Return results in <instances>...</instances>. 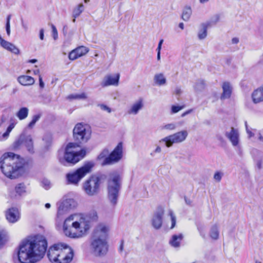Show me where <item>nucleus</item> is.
Segmentation results:
<instances>
[{
	"label": "nucleus",
	"mask_w": 263,
	"mask_h": 263,
	"mask_svg": "<svg viewBox=\"0 0 263 263\" xmlns=\"http://www.w3.org/2000/svg\"><path fill=\"white\" fill-rule=\"evenodd\" d=\"M175 93L177 95H180L181 93V90L180 88H176L175 90Z\"/></svg>",
	"instance_id": "5fc2aeb1"
},
{
	"label": "nucleus",
	"mask_w": 263,
	"mask_h": 263,
	"mask_svg": "<svg viewBox=\"0 0 263 263\" xmlns=\"http://www.w3.org/2000/svg\"><path fill=\"white\" fill-rule=\"evenodd\" d=\"M210 237L214 240H216L219 237V230L217 225H214L212 227L210 232Z\"/></svg>",
	"instance_id": "7c9ffc66"
},
{
	"label": "nucleus",
	"mask_w": 263,
	"mask_h": 263,
	"mask_svg": "<svg viewBox=\"0 0 263 263\" xmlns=\"http://www.w3.org/2000/svg\"><path fill=\"white\" fill-rule=\"evenodd\" d=\"M164 209L162 207H158L154 213L152 219L153 227L156 229H159L162 224V218L164 215Z\"/></svg>",
	"instance_id": "4468645a"
},
{
	"label": "nucleus",
	"mask_w": 263,
	"mask_h": 263,
	"mask_svg": "<svg viewBox=\"0 0 263 263\" xmlns=\"http://www.w3.org/2000/svg\"><path fill=\"white\" fill-rule=\"evenodd\" d=\"M169 215L171 216V222H172V226H171V228L173 229V228H174L175 227V226L176 225V218L175 216L174 215V214H173V212L172 211H170Z\"/></svg>",
	"instance_id": "79ce46f5"
},
{
	"label": "nucleus",
	"mask_w": 263,
	"mask_h": 263,
	"mask_svg": "<svg viewBox=\"0 0 263 263\" xmlns=\"http://www.w3.org/2000/svg\"><path fill=\"white\" fill-rule=\"evenodd\" d=\"M176 127V125L175 123H172L167 124L164 126H163L161 128L162 129H166V130H174Z\"/></svg>",
	"instance_id": "ea45409f"
},
{
	"label": "nucleus",
	"mask_w": 263,
	"mask_h": 263,
	"mask_svg": "<svg viewBox=\"0 0 263 263\" xmlns=\"http://www.w3.org/2000/svg\"><path fill=\"white\" fill-rule=\"evenodd\" d=\"M179 27L181 29H183V27H184V24L183 23H179Z\"/></svg>",
	"instance_id": "338daca9"
},
{
	"label": "nucleus",
	"mask_w": 263,
	"mask_h": 263,
	"mask_svg": "<svg viewBox=\"0 0 263 263\" xmlns=\"http://www.w3.org/2000/svg\"><path fill=\"white\" fill-rule=\"evenodd\" d=\"M143 107V102L142 99H139L137 101L134 103L128 110V114L130 115H137L140 110Z\"/></svg>",
	"instance_id": "4be33fe9"
},
{
	"label": "nucleus",
	"mask_w": 263,
	"mask_h": 263,
	"mask_svg": "<svg viewBox=\"0 0 263 263\" xmlns=\"http://www.w3.org/2000/svg\"><path fill=\"white\" fill-rule=\"evenodd\" d=\"M93 166L94 163L92 162H88L75 171L67 174L66 178L68 183L76 185H78L80 180L88 173L90 172Z\"/></svg>",
	"instance_id": "0eeeda50"
},
{
	"label": "nucleus",
	"mask_w": 263,
	"mask_h": 263,
	"mask_svg": "<svg viewBox=\"0 0 263 263\" xmlns=\"http://www.w3.org/2000/svg\"><path fill=\"white\" fill-rule=\"evenodd\" d=\"M120 177L119 174L114 173L110 175L108 181V199L112 206L116 205L120 189Z\"/></svg>",
	"instance_id": "423d86ee"
},
{
	"label": "nucleus",
	"mask_w": 263,
	"mask_h": 263,
	"mask_svg": "<svg viewBox=\"0 0 263 263\" xmlns=\"http://www.w3.org/2000/svg\"><path fill=\"white\" fill-rule=\"evenodd\" d=\"M51 27L52 28V33H58L57 29L53 25L51 24Z\"/></svg>",
	"instance_id": "13d9d810"
},
{
	"label": "nucleus",
	"mask_w": 263,
	"mask_h": 263,
	"mask_svg": "<svg viewBox=\"0 0 263 263\" xmlns=\"http://www.w3.org/2000/svg\"><path fill=\"white\" fill-rule=\"evenodd\" d=\"M261 164H262V162H261V160H258L257 161L256 166H257V167L258 168V169L260 170L261 168Z\"/></svg>",
	"instance_id": "4d7b16f0"
},
{
	"label": "nucleus",
	"mask_w": 263,
	"mask_h": 263,
	"mask_svg": "<svg viewBox=\"0 0 263 263\" xmlns=\"http://www.w3.org/2000/svg\"><path fill=\"white\" fill-rule=\"evenodd\" d=\"M183 236L182 234L174 235L169 241L170 245L174 248H179L180 246V242L183 239Z\"/></svg>",
	"instance_id": "393cba45"
},
{
	"label": "nucleus",
	"mask_w": 263,
	"mask_h": 263,
	"mask_svg": "<svg viewBox=\"0 0 263 263\" xmlns=\"http://www.w3.org/2000/svg\"><path fill=\"white\" fill-rule=\"evenodd\" d=\"M226 136L229 139L233 146H237L239 143V133L238 130L234 127L231 128L230 132H227Z\"/></svg>",
	"instance_id": "a211bd4d"
},
{
	"label": "nucleus",
	"mask_w": 263,
	"mask_h": 263,
	"mask_svg": "<svg viewBox=\"0 0 263 263\" xmlns=\"http://www.w3.org/2000/svg\"><path fill=\"white\" fill-rule=\"evenodd\" d=\"M42 184L43 187L46 190L50 187V182L48 180H43L42 182Z\"/></svg>",
	"instance_id": "a18cd8bd"
},
{
	"label": "nucleus",
	"mask_w": 263,
	"mask_h": 263,
	"mask_svg": "<svg viewBox=\"0 0 263 263\" xmlns=\"http://www.w3.org/2000/svg\"><path fill=\"white\" fill-rule=\"evenodd\" d=\"M192 111H193V109H189V110L186 111L185 112H183V114H182L181 116V117H184L186 115L191 113Z\"/></svg>",
	"instance_id": "3c124183"
},
{
	"label": "nucleus",
	"mask_w": 263,
	"mask_h": 263,
	"mask_svg": "<svg viewBox=\"0 0 263 263\" xmlns=\"http://www.w3.org/2000/svg\"><path fill=\"white\" fill-rule=\"evenodd\" d=\"M222 93L221 95L220 99L224 100L229 99L231 96L232 92V87L230 83L228 82H224L222 85Z\"/></svg>",
	"instance_id": "aec40b11"
},
{
	"label": "nucleus",
	"mask_w": 263,
	"mask_h": 263,
	"mask_svg": "<svg viewBox=\"0 0 263 263\" xmlns=\"http://www.w3.org/2000/svg\"><path fill=\"white\" fill-rule=\"evenodd\" d=\"M124 248V241L123 240H122L121 241V244L119 249V250L120 252H122Z\"/></svg>",
	"instance_id": "864d4df0"
},
{
	"label": "nucleus",
	"mask_w": 263,
	"mask_h": 263,
	"mask_svg": "<svg viewBox=\"0 0 263 263\" xmlns=\"http://www.w3.org/2000/svg\"><path fill=\"white\" fill-rule=\"evenodd\" d=\"M192 13V10L191 7L189 6H186L183 9L181 17L184 21H187L189 20Z\"/></svg>",
	"instance_id": "cd10ccee"
},
{
	"label": "nucleus",
	"mask_w": 263,
	"mask_h": 263,
	"mask_svg": "<svg viewBox=\"0 0 263 263\" xmlns=\"http://www.w3.org/2000/svg\"><path fill=\"white\" fill-rule=\"evenodd\" d=\"M37 60L36 59H32V60H30L28 62L29 63H35L37 62Z\"/></svg>",
	"instance_id": "e2e57ef3"
},
{
	"label": "nucleus",
	"mask_w": 263,
	"mask_h": 263,
	"mask_svg": "<svg viewBox=\"0 0 263 263\" xmlns=\"http://www.w3.org/2000/svg\"><path fill=\"white\" fill-rule=\"evenodd\" d=\"M223 175V174L222 172L219 171L216 172L214 175V179L215 181L219 182L221 181Z\"/></svg>",
	"instance_id": "a19ab883"
},
{
	"label": "nucleus",
	"mask_w": 263,
	"mask_h": 263,
	"mask_svg": "<svg viewBox=\"0 0 263 263\" xmlns=\"http://www.w3.org/2000/svg\"><path fill=\"white\" fill-rule=\"evenodd\" d=\"M29 113V109L27 107H22L19 110L16 112V117L20 120H22L26 119Z\"/></svg>",
	"instance_id": "c85d7f7f"
},
{
	"label": "nucleus",
	"mask_w": 263,
	"mask_h": 263,
	"mask_svg": "<svg viewBox=\"0 0 263 263\" xmlns=\"http://www.w3.org/2000/svg\"><path fill=\"white\" fill-rule=\"evenodd\" d=\"M15 192L19 195H21L23 193L25 192V186L24 184L20 183L15 186Z\"/></svg>",
	"instance_id": "c9c22d12"
},
{
	"label": "nucleus",
	"mask_w": 263,
	"mask_h": 263,
	"mask_svg": "<svg viewBox=\"0 0 263 263\" xmlns=\"http://www.w3.org/2000/svg\"><path fill=\"white\" fill-rule=\"evenodd\" d=\"M67 209H70L74 205V201L72 199H67L61 202Z\"/></svg>",
	"instance_id": "4c0bfd02"
},
{
	"label": "nucleus",
	"mask_w": 263,
	"mask_h": 263,
	"mask_svg": "<svg viewBox=\"0 0 263 263\" xmlns=\"http://www.w3.org/2000/svg\"><path fill=\"white\" fill-rule=\"evenodd\" d=\"M22 145H24L29 152L33 153V143L31 135L26 136L21 135L18 140L14 143L13 146L15 148H17Z\"/></svg>",
	"instance_id": "ddd939ff"
},
{
	"label": "nucleus",
	"mask_w": 263,
	"mask_h": 263,
	"mask_svg": "<svg viewBox=\"0 0 263 263\" xmlns=\"http://www.w3.org/2000/svg\"><path fill=\"white\" fill-rule=\"evenodd\" d=\"M84 7L83 4H80L77 7H76L72 12V16L74 17L73 22H75L76 18L78 17L81 13L84 11Z\"/></svg>",
	"instance_id": "c756f323"
},
{
	"label": "nucleus",
	"mask_w": 263,
	"mask_h": 263,
	"mask_svg": "<svg viewBox=\"0 0 263 263\" xmlns=\"http://www.w3.org/2000/svg\"><path fill=\"white\" fill-rule=\"evenodd\" d=\"M258 139L260 142H261L263 143V137L260 134H259Z\"/></svg>",
	"instance_id": "69168bd1"
},
{
	"label": "nucleus",
	"mask_w": 263,
	"mask_h": 263,
	"mask_svg": "<svg viewBox=\"0 0 263 263\" xmlns=\"http://www.w3.org/2000/svg\"><path fill=\"white\" fill-rule=\"evenodd\" d=\"M17 80L21 85L24 86L33 85L35 82L34 79L31 76L25 75L18 77Z\"/></svg>",
	"instance_id": "5701e85b"
},
{
	"label": "nucleus",
	"mask_w": 263,
	"mask_h": 263,
	"mask_svg": "<svg viewBox=\"0 0 263 263\" xmlns=\"http://www.w3.org/2000/svg\"><path fill=\"white\" fill-rule=\"evenodd\" d=\"M108 231V227L103 223L98 225L94 230L91 238V248L96 255H103L107 252L106 239Z\"/></svg>",
	"instance_id": "20e7f679"
},
{
	"label": "nucleus",
	"mask_w": 263,
	"mask_h": 263,
	"mask_svg": "<svg viewBox=\"0 0 263 263\" xmlns=\"http://www.w3.org/2000/svg\"><path fill=\"white\" fill-rule=\"evenodd\" d=\"M157 59L158 60H159L160 59V50H157Z\"/></svg>",
	"instance_id": "0e129e2a"
},
{
	"label": "nucleus",
	"mask_w": 263,
	"mask_h": 263,
	"mask_svg": "<svg viewBox=\"0 0 263 263\" xmlns=\"http://www.w3.org/2000/svg\"><path fill=\"white\" fill-rule=\"evenodd\" d=\"M41 116L40 115H35L32 117V120L28 125V127L32 128L35 125L36 122L40 119Z\"/></svg>",
	"instance_id": "e433bc0d"
},
{
	"label": "nucleus",
	"mask_w": 263,
	"mask_h": 263,
	"mask_svg": "<svg viewBox=\"0 0 263 263\" xmlns=\"http://www.w3.org/2000/svg\"><path fill=\"white\" fill-rule=\"evenodd\" d=\"M68 98L69 99H85L87 98V96L85 93H82L81 94L69 95Z\"/></svg>",
	"instance_id": "72a5a7b5"
},
{
	"label": "nucleus",
	"mask_w": 263,
	"mask_h": 263,
	"mask_svg": "<svg viewBox=\"0 0 263 263\" xmlns=\"http://www.w3.org/2000/svg\"><path fill=\"white\" fill-rule=\"evenodd\" d=\"M89 51L88 48L85 46H79L72 50L69 54L68 57L70 60H74L86 54Z\"/></svg>",
	"instance_id": "2eb2a0df"
},
{
	"label": "nucleus",
	"mask_w": 263,
	"mask_h": 263,
	"mask_svg": "<svg viewBox=\"0 0 263 263\" xmlns=\"http://www.w3.org/2000/svg\"><path fill=\"white\" fill-rule=\"evenodd\" d=\"M154 81L159 86L164 85L166 83V80L163 73H157L154 76Z\"/></svg>",
	"instance_id": "bb28decb"
},
{
	"label": "nucleus",
	"mask_w": 263,
	"mask_h": 263,
	"mask_svg": "<svg viewBox=\"0 0 263 263\" xmlns=\"http://www.w3.org/2000/svg\"><path fill=\"white\" fill-rule=\"evenodd\" d=\"M219 20V16L216 15L214 16L210 21L202 23L200 25V31L202 33H206L209 28L211 27L213 25H215Z\"/></svg>",
	"instance_id": "412c9836"
},
{
	"label": "nucleus",
	"mask_w": 263,
	"mask_h": 263,
	"mask_svg": "<svg viewBox=\"0 0 263 263\" xmlns=\"http://www.w3.org/2000/svg\"><path fill=\"white\" fill-rule=\"evenodd\" d=\"M47 255L52 263H69L73 258V252L67 245L59 243L49 248Z\"/></svg>",
	"instance_id": "39448f33"
},
{
	"label": "nucleus",
	"mask_w": 263,
	"mask_h": 263,
	"mask_svg": "<svg viewBox=\"0 0 263 263\" xmlns=\"http://www.w3.org/2000/svg\"><path fill=\"white\" fill-rule=\"evenodd\" d=\"M79 146L76 143H69L67 144L65 151L64 158L66 162L75 164L82 159L86 155V151L81 149L79 152L74 151V148Z\"/></svg>",
	"instance_id": "6e6552de"
},
{
	"label": "nucleus",
	"mask_w": 263,
	"mask_h": 263,
	"mask_svg": "<svg viewBox=\"0 0 263 263\" xmlns=\"http://www.w3.org/2000/svg\"><path fill=\"white\" fill-rule=\"evenodd\" d=\"M239 42V39L237 37H234L232 40L233 44H237Z\"/></svg>",
	"instance_id": "bf43d9fd"
},
{
	"label": "nucleus",
	"mask_w": 263,
	"mask_h": 263,
	"mask_svg": "<svg viewBox=\"0 0 263 263\" xmlns=\"http://www.w3.org/2000/svg\"><path fill=\"white\" fill-rule=\"evenodd\" d=\"M123 156V145L122 143H119L114 151L110 153L107 159H106V163L111 165L119 161Z\"/></svg>",
	"instance_id": "f8f14e48"
},
{
	"label": "nucleus",
	"mask_w": 263,
	"mask_h": 263,
	"mask_svg": "<svg viewBox=\"0 0 263 263\" xmlns=\"http://www.w3.org/2000/svg\"><path fill=\"white\" fill-rule=\"evenodd\" d=\"M119 73H117L115 76L107 75L104 78L101 85L103 87L110 85L117 86L119 84Z\"/></svg>",
	"instance_id": "dca6fc26"
},
{
	"label": "nucleus",
	"mask_w": 263,
	"mask_h": 263,
	"mask_svg": "<svg viewBox=\"0 0 263 263\" xmlns=\"http://www.w3.org/2000/svg\"><path fill=\"white\" fill-rule=\"evenodd\" d=\"M23 160L13 153H6L0 160V168L7 177L13 179L18 177L23 171Z\"/></svg>",
	"instance_id": "f03ea898"
},
{
	"label": "nucleus",
	"mask_w": 263,
	"mask_h": 263,
	"mask_svg": "<svg viewBox=\"0 0 263 263\" xmlns=\"http://www.w3.org/2000/svg\"><path fill=\"white\" fill-rule=\"evenodd\" d=\"M68 209L66 208L61 202L59 203V205L58 209L57 217L58 218H61L63 215L65 214L68 211Z\"/></svg>",
	"instance_id": "2f4dec72"
},
{
	"label": "nucleus",
	"mask_w": 263,
	"mask_h": 263,
	"mask_svg": "<svg viewBox=\"0 0 263 263\" xmlns=\"http://www.w3.org/2000/svg\"><path fill=\"white\" fill-rule=\"evenodd\" d=\"M47 248V240L42 235L26 239L19 246L18 260L21 263H34L43 257Z\"/></svg>",
	"instance_id": "f257e3e1"
},
{
	"label": "nucleus",
	"mask_w": 263,
	"mask_h": 263,
	"mask_svg": "<svg viewBox=\"0 0 263 263\" xmlns=\"http://www.w3.org/2000/svg\"><path fill=\"white\" fill-rule=\"evenodd\" d=\"M109 156V150L108 149H104L98 155L97 160L102 166L107 165L108 163H106V159H107Z\"/></svg>",
	"instance_id": "a878e982"
},
{
	"label": "nucleus",
	"mask_w": 263,
	"mask_h": 263,
	"mask_svg": "<svg viewBox=\"0 0 263 263\" xmlns=\"http://www.w3.org/2000/svg\"><path fill=\"white\" fill-rule=\"evenodd\" d=\"M11 15H8L7 17L6 24V30L7 33H10V21L11 19Z\"/></svg>",
	"instance_id": "37998d69"
},
{
	"label": "nucleus",
	"mask_w": 263,
	"mask_h": 263,
	"mask_svg": "<svg viewBox=\"0 0 263 263\" xmlns=\"http://www.w3.org/2000/svg\"><path fill=\"white\" fill-rule=\"evenodd\" d=\"M99 106L100 107L101 109L106 111L107 112H108L109 113H110L111 111V109L106 105L100 104V105H99Z\"/></svg>",
	"instance_id": "49530a36"
},
{
	"label": "nucleus",
	"mask_w": 263,
	"mask_h": 263,
	"mask_svg": "<svg viewBox=\"0 0 263 263\" xmlns=\"http://www.w3.org/2000/svg\"><path fill=\"white\" fill-rule=\"evenodd\" d=\"M89 219L92 221H96L98 219V215L96 211H93L89 214Z\"/></svg>",
	"instance_id": "c03bdc74"
},
{
	"label": "nucleus",
	"mask_w": 263,
	"mask_h": 263,
	"mask_svg": "<svg viewBox=\"0 0 263 263\" xmlns=\"http://www.w3.org/2000/svg\"><path fill=\"white\" fill-rule=\"evenodd\" d=\"M73 138L76 141L80 143L86 142L90 138L91 131L88 127L78 123L73 130Z\"/></svg>",
	"instance_id": "9d476101"
},
{
	"label": "nucleus",
	"mask_w": 263,
	"mask_h": 263,
	"mask_svg": "<svg viewBox=\"0 0 263 263\" xmlns=\"http://www.w3.org/2000/svg\"><path fill=\"white\" fill-rule=\"evenodd\" d=\"M53 39L54 40H56L58 38V34H53L52 35Z\"/></svg>",
	"instance_id": "680f3d73"
},
{
	"label": "nucleus",
	"mask_w": 263,
	"mask_h": 263,
	"mask_svg": "<svg viewBox=\"0 0 263 263\" xmlns=\"http://www.w3.org/2000/svg\"><path fill=\"white\" fill-rule=\"evenodd\" d=\"M163 42V40H161L160 41H159V44H158V47H157V50H160L161 49V46H162V44Z\"/></svg>",
	"instance_id": "6e6d98bb"
},
{
	"label": "nucleus",
	"mask_w": 263,
	"mask_h": 263,
	"mask_svg": "<svg viewBox=\"0 0 263 263\" xmlns=\"http://www.w3.org/2000/svg\"><path fill=\"white\" fill-rule=\"evenodd\" d=\"M204 81L202 80H199L196 82L194 85V89L197 91H200L204 89Z\"/></svg>",
	"instance_id": "473e14b6"
},
{
	"label": "nucleus",
	"mask_w": 263,
	"mask_h": 263,
	"mask_svg": "<svg viewBox=\"0 0 263 263\" xmlns=\"http://www.w3.org/2000/svg\"><path fill=\"white\" fill-rule=\"evenodd\" d=\"M207 34H198L197 38L199 40H203L206 37Z\"/></svg>",
	"instance_id": "8fccbe9b"
},
{
	"label": "nucleus",
	"mask_w": 263,
	"mask_h": 263,
	"mask_svg": "<svg viewBox=\"0 0 263 263\" xmlns=\"http://www.w3.org/2000/svg\"><path fill=\"white\" fill-rule=\"evenodd\" d=\"M51 138L50 137H49L47 139V142L48 144H50L51 143Z\"/></svg>",
	"instance_id": "774afa93"
},
{
	"label": "nucleus",
	"mask_w": 263,
	"mask_h": 263,
	"mask_svg": "<svg viewBox=\"0 0 263 263\" xmlns=\"http://www.w3.org/2000/svg\"><path fill=\"white\" fill-rule=\"evenodd\" d=\"M4 234L3 232H0V246L4 243Z\"/></svg>",
	"instance_id": "de8ad7c7"
},
{
	"label": "nucleus",
	"mask_w": 263,
	"mask_h": 263,
	"mask_svg": "<svg viewBox=\"0 0 263 263\" xmlns=\"http://www.w3.org/2000/svg\"><path fill=\"white\" fill-rule=\"evenodd\" d=\"M7 220L11 223H14L18 221L20 218V214L16 208H12L8 210L6 213Z\"/></svg>",
	"instance_id": "f3484780"
},
{
	"label": "nucleus",
	"mask_w": 263,
	"mask_h": 263,
	"mask_svg": "<svg viewBox=\"0 0 263 263\" xmlns=\"http://www.w3.org/2000/svg\"><path fill=\"white\" fill-rule=\"evenodd\" d=\"M252 98L254 103H258L263 101V93L261 87L253 91L252 94Z\"/></svg>",
	"instance_id": "b1692460"
},
{
	"label": "nucleus",
	"mask_w": 263,
	"mask_h": 263,
	"mask_svg": "<svg viewBox=\"0 0 263 263\" xmlns=\"http://www.w3.org/2000/svg\"><path fill=\"white\" fill-rule=\"evenodd\" d=\"M245 125H246L247 132L249 135V137H251L253 136V133L248 129L247 122H245Z\"/></svg>",
	"instance_id": "603ef678"
},
{
	"label": "nucleus",
	"mask_w": 263,
	"mask_h": 263,
	"mask_svg": "<svg viewBox=\"0 0 263 263\" xmlns=\"http://www.w3.org/2000/svg\"><path fill=\"white\" fill-rule=\"evenodd\" d=\"M100 178L96 175L90 177L83 183V190L89 196L97 194L99 191Z\"/></svg>",
	"instance_id": "1a4fd4ad"
},
{
	"label": "nucleus",
	"mask_w": 263,
	"mask_h": 263,
	"mask_svg": "<svg viewBox=\"0 0 263 263\" xmlns=\"http://www.w3.org/2000/svg\"><path fill=\"white\" fill-rule=\"evenodd\" d=\"M0 45L4 49L15 54H18L19 49L12 43L5 41L0 36Z\"/></svg>",
	"instance_id": "6ab92c4d"
},
{
	"label": "nucleus",
	"mask_w": 263,
	"mask_h": 263,
	"mask_svg": "<svg viewBox=\"0 0 263 263\" xmlns=\"http://www.w3.org/2000/svg\"><path fill=\"white\" fill-rule=\"evenodd\" d=\"M15 125V123L14 122H12L8 127L7 130L5 133H4L2 136L4 139H7L10 133L11 132L12 129L14 127Z\"/></svg>",
	"instance_id": "f704fd0d"
},
{
	"label": "nucleus",
	"mask_w": 263,
	"mask_h": 263,
	"mask_svg": "<svg viewBox=\"0 0 263 263\" xmlns=\"http://www.w3.org/2000/svg\"><path fill=\"white\" fill-rule=\"evenodd\" d=\"M39 86L41 88H43L44 87L45 84L43 81L41 75L39 74Z\"/></svg>",
	"instance_id": "09e8293b"
},
{
	"label": "nucleus",
	"mask_w": 263,
	"mask_h": 263,
	"mask_svg": "<svg viewBox=\"0 0 263 263\" xmlns=\"http://www.w3.org/2000/svg\"><path fill=\"white\" fill-rule=\"evenodd\" d=\"M161 151V147L159 146H158L156 147V149L155 150V152L157 153H160Z\"/></svg>",
	"instance_id": "052dcab7"
},
{
	"label": "nucleus",
	"mask_w": 263,
	"mask_h": 263,
	"mask_svg": "<svg viewBox=\"0 0 263 263\" xmlns=\"http://www.w3.org/2000/svg\"><path fill=\"white\" fill-rule=\"evenodd\" d=\"M89 228V222L83 217L79 218L77 215L69 216L65 220L63 224L65 235L72 238L82 237Z\"/></svg>",
	"instance_id": "7ed1b4c3"
},
{
	"label": "nucleus",
	"mask_w": 263,
	"mask_h": 263,
	"mask_svg": "<svg viewBox=\"0 0 263 263\" xmlns=\"http://www.w3.org/2000/svg\"><path fill=\"white\" fill-rule=\"evenodd\" d=\"M188 133L186 130H181L162 139L160 142H164L167 147H171L174 144L183 142L186 138Z\"/></svg>",
	"instance_id": "9b49d317"
},
{
	"label": "nucleus",
	"mask_w": 263,
	"mask_h": 263,
	"mask_svg": "<svg viewBox=\"0 0 263 263\" xmlns=\"http://www.w3.org/2000/svg\"><path fill=\"white\" fill-rule=\"evenodd\" d=\"M184 107V105L179 106V105H172L171 107V114H174L179 112L180 110L183 109Z\"/></svg>",
	"instance_id": "58836bf2"
}]
</instances>
